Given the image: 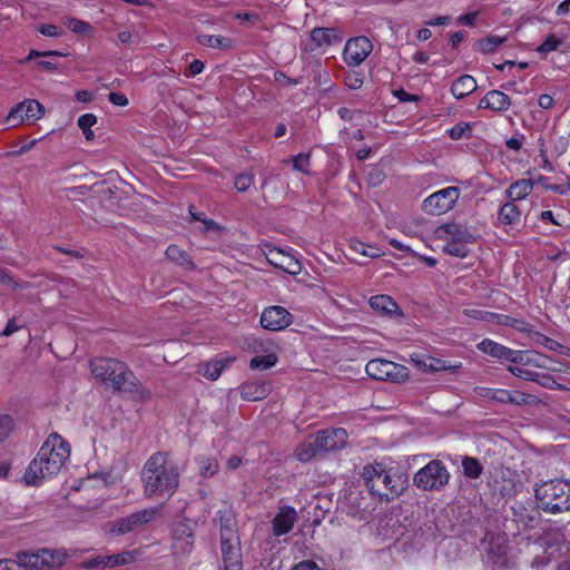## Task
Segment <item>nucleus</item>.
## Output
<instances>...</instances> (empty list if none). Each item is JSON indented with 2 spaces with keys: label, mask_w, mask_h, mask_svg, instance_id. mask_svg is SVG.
<instances>
[{
  "label": "nucleus",
  "mask_w": 570,
  "mask_h": 570,
  "mask_svg": "<svg viewBox=\"0 0 570 570\" xmlns=\"http://www.w3.org/2000/svg\"><path fill=\"white\" fill-rule=\"evenodd\" d=\"M229 360H215L213 362L203 363L198 367V373L210 380H217L227 365Z\"/></svg>",
  "instance_id": "nucleus-33"
},
{
  "label": "nucleus",
  "mask_w": 570,
  "mask_h": 570,
  "mask_svg": "<svg viewBox=\"0 0 570 570\" xmlns=\"http://www.w3.org/2000/svg\"><path fill=\"white\" fill-rule=\"evenodd\" d=\"M66 26L69 30H71L75 33L90 35L92 32V27L88 22L79 20L77 18H69L66 21Z\"/></svg>",
  "instance_id": "nucleus-45"
},
{
  "label": "nucleus",
  "mask_w": 570,
  "mask_h": 570,
  "mask_svg": "<svg viewBox=\"0 0 570 570\" xmlns=\"http://www.w3.org/2000/svg\"><path fill=\"white\" fill-rule=\"evenodd\" d=\"M533 189V181L531 179H520L511 184L505 190L507 197L510 202H517L525 198Z\"/></svg>",
  "instance_id": "nucleus-26"
},
{
  "label": "nucleus",
  "mask_w": 570,
  "mask_h": 570,
  "mask_svg": "<svg viewBox=\"0 0 570 570\" xmlns=\"http://www.w3.org/2000/svg\"><path fill=\"white\" fill-rule=\"evenodd\" d=\"M315 444V440L302 443L296 450V458L302 462H307L317 455H322Z\"/></svg>",
  "instance_id": "nucleus-40"
},
{
  "label": "nucleus",
  "mask_w": 570,
  "mask_h": 570,
  "mask_svg": "<svg viewBox=\"0 0 570 570\" xmlns=\"http://www.w3.org/2000/svg\"><path fill=\"white\" fill-rule=\"evenodd\" d=\"M21 566L18 560L4 559L0 560V570H20Z\"/></svg>",
  "instance_id": "nucleus-63"
},
{
  "label": "nucleus",
  "mask_w": 570,
  "mask_h": 570,
  "mask_svg": "<svg viewBox=\"0 0 570 570\" xmlns=\"http://www.w3.org/2000/svg\"><path fill=\"white\" fill-rule=\"evenodd\" d=\"M435 237L445 243L472 244L475 242L473 233L464 225L446 223L435 229Z\"/></svg>",
  "instance_id": "nucleus-14"
},
{
  "label": "nucleus",
  "mask_w": 570,
  "mask_h": 570,
  "mask_svg": "<svg viewBox=\"0 0 570 570\" xmlns=\"http://www.w3.org/2000/svg\"><path fill=\"white\" fill-rule=\"evenodd\" d=\"M562 551V560L559 562L558 570H570V547L564 546Z\"/></svg>",
  "instance_id": "nucleus-62"
},
{
  "label": "nucleus",
  "mask_w": 570,
  "mask_h": 570,
  "mask_svg": "<svg viewBox=\"0 0 570 570\" xmlns=\"http://www.w3.org/2000/svg\"><path fill=\"white\" fill-rule=\"evenodd\" d=\"M276 254L281 255L282 257L279 263L271 261L275 266L292 275H297L301 273V263L295 257L292 255H286L283 250H277Z\"/></svg>",
  "instance_id": "nucleus-35"
},
{
  "label": "nucleus",
  "mask_w": 570,
  "mask_h": 570,
  "mask_svg": "<svg viewBox=\"0 0 570 570\" xmlns=\"http://www.w3.org/2000/svg\"><path fill=\"white\" fill-rule=\"evenodd\" d=\"M267 395V389L264 383L249 382L240 386V396L245 401L263 400Z\"/></svg>",
  "instance_id": "nucleus-27"
},
{
  "label": "nucleus",
  "mask_w": 570,
  "mask_h": 570,
  "mask_svg": "<svg viewBox=\"0 0 570 570\" xmlns=\"http://www.w3.org/2000/svg\"><path fill=\"white\" fill-rule=\"evenodd\" d=\"M14 428L13 417L8 414L0 415V443L8 439Z\"/></svg>",
  "instance_id": "nucleus-48"
},
{
  "label": "nucleus",
  "mask_w": 570,
  "mask_h": 570,
  "mask_svg": "<svg viewBox=\"0 0 570 570\" xmlns=\"http://www.w3.org/2000/svg\"><path fill=\"white\" fill-rule=\"evenodd\" d=\"M145 494L171 497L179 485L177 464L169 460L168 453L156 452L145 463L141 471Z\"/></svg>",
  "instance_id": "nucleus-3"
},
{
  "label": "nucleus",
  "mask_w": 570,
  "mask_h": 570,
  "mask_svg": "<svg viewBox=\"0 0 570 570\" xmlns=\"http://www.w3.org/2000/svg\"><path fill=\"white\" fill-rule=\"evenodd\" d=\"M220 549L223 561H229V558L240 559L239 538H220Z\"/></svg>",
  "instance_id": "nucleus-30"
},
{
  "label": "nucleus",
  "mask_w": 570,
  "mask_h": 570,
  "mask_svg": "<svg viewBox=\"0 0 570 570\" xmlns=\"http://www.w3.org/2000/svg\"><path fill=\"white\" fill-rule=\"evenodd\" d=\"M512 356H510L511 363L517 364H530L533 362V357L530 356V353L527 351H515L511 350Z\"/></svg>",
  "instance_id": "nucleus-55"
},
{
  "label": "nucleus",
  "mask_w": 570,
  "mask_h": 570,
  "mask_svg": "<svg viewBox=\"0 0 570 570\" xmlns=\"http://www.w3.org/2000/svg\"><path fill=\"white\" fill-rule=\"evenodd\" d=\"M171 550L177 558L188 557L194 549V529L186 522H177L171 530Z\"/></svg>",
  "instance_id": "nucleus-11"
},
{
  "label": "nucleus",
  "mask_w": 570,
  "mask_h": 570,
  "mask_svg": "<svg viewBox=\"0 0 570 570\" xmlns=\"http://www.w3.org/2000/svg\"><path fill=\"white\" fill-rule=\"evenodd\" d=\"M197 40L203 46L216 49H232L234 46L232 39L215 35H200Z\"/></svg>",
  "instance_id": "nucleus-32"
},
{
  "label": "nucleus",
  "mask_w": 570,
  "mask_h": 570,
  "mask_svg": "<svg viewBox=\"0 0 570 570\" xmlns=\"http://www.w3.org/2000/svg\"><path fill=\"white\" fill-rule=\"evenodd\" d=\"M372 49V42L364 36L350 39L344 48V61L351 67H357L368 57Z\"/></svg>",
  "instance_id": "nucleus-13"
},
{
  "label": "nucleus",
  "mask_w": 570,
  "mask_h": 570,
  "mask_svg": "<svg viewBox=\"0 0 570 570\" xmlns=\"http://www.w3.org/2000/svg\"><path fill=\"white\" fill-rule=\"evenodd\" d=\"M92 375L116 392L131 393L137 399H150L151 392L142 386L128 365L117 358L96 357L90 362Z\"/></svg>",
  "instance_id": "nucleus-2"
},
{
  "label": "nucleus",
  "mask_w": 570,
  "mask_h": 570,
  "mask_svg": "<svg viewBox=\"0 0 570 570\" xmlns=\"http://www.w3.org/2000/svg\"><path fill=\"white\" fill-rule=\"evenodd\" d=\"M0 284L10 286L13 289H20L26 286V284H21V283H18L17 281H14L10 271L3 269V268L1 269V273H0Z\"/></svg>",
  "instance_id": "nucleus-54"
},
{
  "label": "nucleus",
  "mask_w": 570,
  "mask_h": 570,
  "mask_svg": "<svg viewBox=\"0 0 570 570\" xmlns=\"http://www.w3.org/2000/svg\"><path fill=\"white\" fill-rule=\"evenodd\" d=\"M43 114V106L33 99H27L11 109L6 117V124L16 127L22 121H35Z\"/></svg>",
  "instance_id": "nucleus-12"
},
{
  "label": "nucleus",
  "mask_w": 570,
  "mask_h": 570,
  "mask_svg": "<svg viewBox=\"0 0 570 570\" xmlns=\"http://www.w3.org/2000/svg\"><path fill=\"white\" fill-rule=\"evenodd\" d=\"M292 570H321L316 562L312 560H305L297 563Z\"/></svg>",
  "instance_id": "nucleus-64"
},
{
  "label": "nucleus",
  "mask_w": 570,
  "mask_h": 570,
  "mask_svg": "<svg viewBox=\"0 0 570 570\" xmlns=\"http://www.w3.org/2000/svg\"><path fill=\"white\" fill-rule=\"evenodd\" d=\"M69 454V444L59 434H50L27 468L24 482L29 485H39L43 480L57 475Z\"/></svg>",
  "instance_id": "nucleus-1"
},
{
  "label": "nucleus",
  "mask_w": 570,
  "mask_h": 570,
  "mask_svg": "<svg viewBox=\"0 0 570 570\" xmlns=\"http://www.w3.org/2000/svg\"><path fill=\"white\" fill-rule=\"evenodd\" d=\"M108 99L112 105L118 106V107H125L129 104L126 95H124L121 92H110L108 95Z\"/></svg>",
  "instance_id": "nucleus-60"
},
{
  "label": "nucleus",
  "mask_w": 570,
  "mask_h": 570,
  "mask_svg": "<svg viewBox=\"0 0 570 570\" xmlns=\"http://www.w3.org/2000/svg\"><path fill=\"white\" fill-rule=\"evenodd\" d=\"M159 511L160 508L151 507L134 512L115 521L110 531L114 534L124 535L129 532L141 530L159 514Z\"/></svg>",
  "instance_id": "nucleus-9"
},
{
  "label": "nucleus",
  "mask_w": 570,
  "mask_h": 570,
  "mask_svg": "<svg viewBox=\"0 0 570 570\" xmlns=\"http://www.w3.org/2000/svg\"><path fill=\"white\" fill-rule=\"evenodd\" d=\"M347 433L344 429H332L318 431L315 436V448L318 449L321 454L328 451H336L343 449L346 444Z\"/></svg>",
  "instance_id": "nucleus-16"
},
{
  "label": "nucleus",
  "mask_w": 570,
  "mask_h": 570,
  "mask_svg": "<svg viewBox=\"0 0 570 570\" xmlns=\"http://www.w3.org/2000/svg\"><path fill=\"white\" fill-rule=\"evenodd\" d=\"M505 41V37L488 36L474 43V50L484 55L493 53Z\"/></svg>",
  "instance_id": "nucleus-34"
},
{
  "label": "nucleus",
  "mask_w": 570,
  "mask_h": 570,
  "mask_svg": "<svg viewBox=\"0 0 570 570\" xmlns=\"http://www.w3.org/2000/svg\"><path fill=\"white\" fill-rule=\"evenodd\" d=\"M293 323V315L283 306L266 307L261 315V324L269 331H281Z\"/></svg>",
  "instance_id": "nucleus-15"
},
{
  "label": "nucleus",
  "mask_w": 570,
  "mask_h": 570,
  "mask_svg": "<svg viewBox=\"0 0 570 570\" xmlns=\"http://www.w3.org/2000/svg\"><path fill=\"white\" fill-rule=\"evenodd\" d=\"M505 533H487L482 541L485 551L487 562L493 569L500 570L509 566L510 547Z\"/></svg>",
  "instance_id": "nucleus-7"
},
{
  "label": "nucleus",
  "mask_w": 570,
  "mask_h": 570,
  "mask_svg": "<svg viewBox=\"0 0 570 570\" xmlns=\"http://www.w3.org/2000/svg\"><path fill=\"white\" fill-rule=\"evenodd\" d=\"M460 189L454 186L443 188L426 197L423 202V210L433 216L448 213L459 199Z\"/></svg>",
  "instance_id": "nucleus-10"
},
{
  "label": "nucleus",
  "mask_w": 570,
  "mask_h": 570,
  "mask_svg": "<svg viewBox=\"0 0 570 570\" xmlns=\"http://www.w3.org/2000/svg\"><path fill=\"white\" fill-rule=\"evenodd\" d=\"M528 336L538 345H542L544 346L546 348L550 350V351H554V352H558L560 351L563 346L562 344H560L559 342L543 335L542 333L535 331L533 328V326L531 327Z\"/></svg>",
  "instance_id": "nucleus-38"
},
{
  "label": "nucleus",
  "mask_w": 570,
  "mask_h": 570,
  "mask_svg": "<svg viewBox=\"0 0 570 570\" xmlns=\"http://www.w3.org/2000/svg\"><path fill=\"white\" fill-rule=\"evenodd\" d=\"M361 476L371 494L386 501L396 498L404 488L401 476L392 469L387 470L382 463L365 465Z\"/></svg>",
  "instance_id": "nucleus-4"
},
{
  "label": "nucleus",
  "mask_w": 570,
  "mask_h": 570,
  "mask_svg": "<svg viewBox=\"0 0 570 570\" xmlns=\"http://www.w3.org/2000/svg\"><path fill=\"white\" fill-rule=\"evenodd\" d=\"M497 324L509 326L519 332L527 333V334H529V332L532 327V325L530 323L525 322L524 320L515 318V317H512L510 315H504V314L499 315Z\"/></svg>",
  "instance_id": "nucleus-37"
},
{
  "label": "nucleus",
  "mask_w": 570,
  "mask_h": 570,
  "mask_svg": "<svg viewBox=\"0 0 570 570\" xmlns=\"http://www.w3.org/2000/svg\"><path fill=\"white\" fill-rule=\"evenodd\" d=\"M278 358L274 353L266 355H257L250 360L249 367L252 370L264 371L274 366Z\"/></svg>",
  "instance_id": "nucleus-41"
},
{
  "label": "nucleus",
  "mask_w": 570,
  "mask_h": 570,
  "mask_svg": "<svg viewBox=\"0 0 570 570\" xmlns=\"http://www.w3.org/2000/svg\"><path fill=\"white\" fill-rule=\"evenodd\" d=\"M469 130L470 127L468 124H458L449 130V135L452 139L456 140L461 139L464 136V134Z\"/></svg>",
  "instance_id": "nucleus-59"
},
{
  "label": "nucleus",
  "mask_w": 570,
  "mask_h": 570,
  "mask_svg": "<svg viewBox=\"0 0 570 570\" xmlns=\"http://www.w3.org/2000/svg\"><path fill=\"white\" fill-rule=\"evenodd\" d=\"M464 314L469 317L487 322V323H498V317L500 314L498 313H491L487 311L481 309H464Z\"/></svg>",
  "instance_id": "nucleus-46"
},
{
  "label": "nucleus",
  "mask_w": 570,
  "mask_h": 570,
  "mask_svg": "<svg viewBox=\"0 0 570 570\" xmlns=\"http://www.w3.org/2000/svg\"><path fill=\"white\" fill-rule=\"evenodd\" d=\"M529 396L530 395L519 391L510 392L507 390H497L495 392H493L492 399L501 403H511L520 405L528 403Z\"/></svg>",
  "instance_id": "nucleus-31"
},
{
  "label": "nucleus",
  "mask_w": 570,
  "mask_h": 570,
  "mask_svg": "<svg viewBox=\"0 0 570 570\" xmlns=\"http://www.w3.org/2000/svg\"><path fill=\"white\" fill-rule=\"evenodd\" d=\"M443 252L454 257L465 258L470 250L466 244L445 243Z\"/></svg>",
  "instance_id": "nucleus-47"
},
{
  "label": "nucleus",
  "mask_w": 570,
  "mask_h": 570,
  "mask_svg": "<svg viewBox=\"0 0 570 570\" xmlns=\"http://www.w3.org/2000/svg\"><path fill=\"white\" fill-rule=\"evenodd\" d=\"M214 520L219 523L220 538L238 537L236 514L232 508L228 507L218 510Z\"/></svg>",
  "instance_id": "nucleus-22"
},
{
  "label": "nucleus",
  "mask_w": 570,
  "mask_h": 570,
  "mask_svg": "<svg viewBox=\"0 0 570 570\" xmlns=\"http://www.w3.org/2000/svg\"><path fill=\"white\" fill-rule=\"evenodd\" d=\"M411 361L422 371L424 372H439V371H450L452 373L456 372L461 364L448 365L445 361L435 358L432 356H411Z\"/></svg>",
  "instance_id": "nucleus-21"
},
{
  "label": "nucleus",
  "mask_w": 570,
  "mask_h": 570,
  "mask_svg": "<svg viewBox=\"0 0 570 570\" xmlns=\"http://www.w3.org/2000/svg\"><path fill=\"white\" fill-rule=\"evenodd\" d=\"M508 371L517 377H520V379H523L527 381H531V382H532V379H534V373H535L534 371L525 370V368L513 366V365L508 366Z\"/></svg>",
  "instance_id": "nucleus-57"
},
{
  "label": "nucleus",
  "mask_w": 570,
  "mask_h": 570,
  "mask_svg": "<svg viewBox=\"0 0 570 570\" xmlns=\"http://www.w3.org/2000/svg\"><path fill=\"white\" fill-rule=\"evenodd\" d=\"M367 247H368V246H367L366 244H364L363 242L357 240V239H352V240L350 242V248H351L353 252L358 253V254H361V255H363V256H368V257H374V256H376L375 254L370 253V252L367 250Z\"/></svg>",
  "instance_id": "nucleus-58"
},
{
  "label": "nucleus",
  "mask_w": 570,
  "mask_h": 570,
  "mask_svg": "<svg viewBox=\"0 0 570 570\" xmlns=\"http://www.w3.org/2000/svg\"><path fill=\"white\" fill-rule=\"evenodd\" d=\"M463 474L469 479H479L483 472V465L481 462L472 456L462 458Z\"/></svg>",
  "instance_id": "nucleus-36"
},
{
  "label": "nucleus",
  "mask_w": 570,
  "mask_h": 570,
  "mask_svg": "<svg viewBox=\"0 0 570 570\" xmlns=\"http://www.w3.org/2000/svg\"><path fill=\"white\" fill-rule=\"evenodd\" d=\"M532 382L538 383L542 387L550 389V390H561L562 386L559 384L554 377L548 373H534V379H532Z\"/></svg>",
  "instance_id": "nucleus-44"
},
{
  "label": "nucleus",
  "mask_w": 570,
  "mask_h": 570,
  "mask_svg": "<svg viewBox=\"0 0 570 570\" xmlns=\"http://www.w3.org/2000/svg\"><path fill=\"white\" fill-rule=\"evenodd\" d=\"M449 480L450 473L445 465L439 460H432L414 474L413 483L423 491H440Z\"/></svg>",
  "instance_id": "nucleus-6"
},
{
  "label": "nucleus",
  "mask_w": 570,
  "mask_h": 570,
  "mask_svg": "<svg viewBox=\"0 0 570 570\" xmlns=\"http://www.w3.org/2000/svg\"><path fill=\"white\" fill-rule=\"evenodd\" d=\"M297 521L296 510L289 505H284L272 520V530L274 535L281 537L288 533Z\"/></svg>",
  "instance_id": "nucleus-18"
},
{
  "label": "nucleus",
  "mask_w": 570,
  "mask_h": 570,
  "mask_svg": "<svg viewBox=\"0 0 570 570\" xmlns=\"http://www.w3.org/2000/svg\"><path fill=\"white\" fill-rule=\"evenodd\" d=\"M370 306L383 316H403L397 303L389 295H375L368 301Z\"/></svg>",
  "instance_id": "nucleus-23"
},
{
  "label": "nucleus",
  "mask_w": 570,
  "mask_h": 570,
  "mask_svg": "<svg viewBox=\"0 0 570 570\" xmlns=\"http://www.w3.org/2000/svg\"><path fill=\"white\" fill-rule=\"evenodd\" d=\"M365 371L370 377L379 381L402 382L409 377L407 367L386 360H371Z\"/></svg>",
  "instance_id": "nucleus-8"
},
{
  "label": "nucleus",
  "mask_w": 570,
  "mask_h": 570,
  "mask_svg": "<svg viewBox=\"0 0 570 570\" xmlns=\"http://www.w3.org/2000/svg\"><path fill=\"white\" fill-rule=\"evenodd\" d=\"M478 348L500 361H510V356H512L511 350L500 343H497L490 338H484L478 344Z\"/></svg>",
  "instance_id": "nucleus-24"
},
{
  "label": "nucleus",
  "mask_w": 570,
  "mask_h": 570,
  "mask_svg": "<svg viewBox=\"0 0 570 570\" xmlns=\"http://www.w3.org/2000/svg\"><path fill=\"white\" fill-rule=\"evenodd\" d=\"M342 41L337 31L332 28H314L311 32V40L306 50L314 51L322 46H332Z\"/></svg>",
  "instance_id": "nucleus-19"
},
{
  "label": "nucleus",
  "mask_w": 570,
  "mask_h": 570,
  "mask_svg": "<svg viewBox=\"0 0 570 570\" xmlns=\"http://www.w3.org/2000/svg\"><path fill=\"white\" fill-rule=\"evenodd\" d=\"M17 558L21 568L32 570H49L53 567L55 558L51 551L43 549L37 553L20 552Z\"/></svg>",
  "instance_id": "nucleus-17"
},
{
  "label": "nucleus",
  "mask_w": 570,
  "mask_h": 570,
  "mask_svg": "<svg viewBox=\"0 0 570 570\" xmlns=\"http://www.w3.org/2000/svg\"><path fill=\"white\" fill-rule=\"evenodd\" d=\"M338 116L341 119L352 122L354 125H358V119L362 118L363 112L357 109H348L345 107H342L337 110Z\"/></svg>",
  "instance_id": "nucleus-51"
},
{
  "label": "nucleus",
  "mask_w": 570,
  "mask_h": 570,
  "mask_svg": "<svg viewBox=\"0 0 570 570\" xmlns=\"http://www.w3.org/2000/svg\"><path fill=\"white\" fill-rule=\"evenodd\" d=\"M80 567L85 569L107 568V556H96L81 562Z\"/></svg>",
  "instance_id": "nucleus-53"
},
{
  "label": "nucleus",
  "mask_w": 570,
  "mask_h": 570,
  "mask_svg": "<svg viewBox=\"0 0 570 570\" xmlns=\"http://www.w3.org/2000/svg\"><path fill=\"white\" fill-rule=\"evenodd\" d=\"M534 497L544 512L562 513L570 510V482L553 479L535 484Z\"/></svg>",
  "instance_id": "nucleus-5"
},
{
  "label": "nucleus",
  "mask_w": 570,
  "mask_h": 570,
  "mask_svg": "<svg viewBox=\"0 0 570 570\" xmlns=\"http://www.w3.org/2000/svg\"><path fill=\"white\" fill-rule=\"evenodd\" d=\"M309 158V154H298L293 159L294 168L301 173L308 174Z\"/></svg>",
  "instance_id": "nucleus-52"
},
{
  "label": "nucleus",
  "mask_w": 570,
  "mask_h": 570,
  "mask_svg": "<svg viewBox=\"0 0 570 570\" xmlns=\"http://www.w3.org/2000/svg\"><path fill=\"white\" fill-rule=\"evenodd\" d=\"M97 124V117L94 114H85L78 118V126L82 130L87 140H92L95 134L91 127Z\"/></svg>",
  "instance_id": "nucleus-42"
},
{
  "label": "nucleus",
  "mask_w": 570,
  "mask_h": 570,
  "mask_svg": "<svg viewBox=\"0 0 570 570\" xmlns=\"http://www.w3.org/2000/svg\"><path fill=\"white\" fill-rule=\"evenodd\" d=\"M63 56H65V53H62L60 51H56V50H52V51L31 50L29 52V56L27 57V60H31V59L39 58V57H63Z\"/></svg>",
  "instance_id": "nucleus-61"
},
{
  "label": "nucleus",
  "mask_w": 570,
  "mask_h": 570,
  "mask_svg": "<svg viewBox=\"0 0 570 570\" xmlns=\"http://www.w3.org/2000/svg\"><path fill=\"white\" fill-rule=\"evenodd\" d=\"M521 212L513 202H508L501 206L498 213V219L503 225H514L520 222Z\"/></svg>",
  "instance_id": "nucleus-29"
},
{
  "label": "nucleus",
  "mask_w": 570,
  "mask_h": 570,
  "mask_svg": "<svg viewBox=\"0 0 570 570\" xmlns=\"http://www.w3.org/2000/svg\"><path fill=\"white\" fill-rule=\"evenodd\" d=\"M561 45V40L557 38L554 35H549L544 41L538 47L537 51L539 53H549L553 50H557Z\"/></svg>",
  "instance_id": "nucleus-50"
},
{
  "label": "nucleus",
  "mask_w": 570,
  "mask_h": 570,
  "mask_svg": "<svg viewBox=\"0 0 570 570\" xmlns=\"http://www.w3.org/2000/svg\"><path fill=\"white\" fill-rule=\"evenodd\" d=\"M37 30L46 36V37H52V38H56V37H60L62 35V30L55 26V24H40Z\"/></svg>",
  "instance_id": "nucleus-56"
},
{
  "label": "nucleus",
  "mask_w": 570,
  "mask_h": 570,
  "mask_svg": "<svg viewBox=\"0 0 570 570\" xmlns=\"http://www.w3.org/2000/svg\"><path fill=\"white\" fill-rule=\"evenodd\" d=\"M165 254L168 259L186 269H194L196 267L188 253L177 245L168 246Z\"/></svg>",
  "instance_id": "nucleus-28"
},
{
  "label": "nucleus",
  "mask_w": 570,
  "mask_h": 570,
  "mask_svg": "<svg viewBox=\"0 0 570 570\" xmlns=\"http://www.w3.org/2000/svg\"><path fill=\"white\" fill-rule=\"evenodd\" d=\"M476 81L470 75H463L451 86V92L456 99H462L476 89Z\"/></svg>",
  "instance_id": "nucleus-25"
},
{
  "label": "nucleus",
  "mask_w": 570,
  "mask_h": 570,
  "mask_svg": "<svg viewBox=\"0 0 570 570\" xmlns=\"http://www.w3.org/2000/svg\"><path fill=\"white\" fill-rule=\"evenodd\" d=\"M135 561L134 551H124L121 553L107 556V568H115L119 566H126Z\"/></svg>",
  "instance_id": "nucleus-43"
},
{
  "label": "nucleus",
  "mask_w": 570,
  "mask_h": 570,
  "mask_svg": "<svg viewBox=\"0 0 570 570\" xmlns=\"http://www.w3.org/2000/svg\"><path fill=\"white\" fill-rule=\"evenodd\" d=\"M199 472L203 478H210L218 471L219 464L215 458L202 456L197 459Z\"/></svg>",
  "instance_id": "nucleus-39"
},
{
  "label": "nucleus",
  "mask_w": 570,
  "mask_h": 570,
  "mask_svg": "<svg viewBox=\"0 0 570 570\" xmlns=\"http://www.w3.org/2000/svg\"><path fill=\"white\" fill-rule=\"evenodd\" d=\"M254 184V175L252 173H242L236 176L234 187L237 191L244 193Z\"/></svg>",
  "instance_id": "nucleus-49"
},
{
  "label": "nucleus",
  "mask_w": 570,
  "mask_h": 570,
  "mask_svg": "<svg viewBox=\"0 0 570 570\" xmlns=\"http://www.w3.org/2000/svg\"><path fill=\"white\" fill-rule=\"evenodd\" d=\"M511 107L510 97L501 90H490L479 102V108L495 112L507 111Z\"/></svg>",
  "instance_id": "nucleus-20"
}]
</instances>
